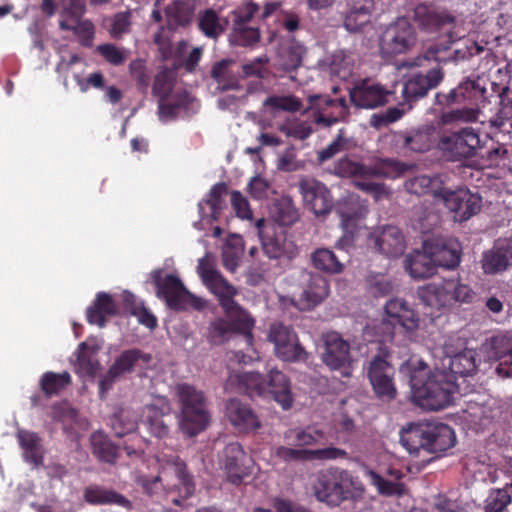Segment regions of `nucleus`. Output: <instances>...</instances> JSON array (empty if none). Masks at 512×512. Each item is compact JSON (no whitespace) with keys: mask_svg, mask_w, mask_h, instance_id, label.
<instances>
[{"mask_svg":"<svg viewBox=\"0 0 512 512\" xmlns=\"http://www.w3.org/2000/svg\"><path fill=\"white\" fill-rule=\"evenodd\" d=\"M225 389L250 397L270 395L284 410L290 409L293 405L290 380L277 369H271L266 377L258 372H231L226 380Z\"/></svg>","mask_w":512,"mask_h":512,"instance_id":"nucleus-1","label":"nucleus"},{"mask_svg":"<svg viewBox=\"0 0 512 512\" xmlns=\"http://www.w3.org/2000/svg\"><path fill=\"white\" fill-rule=\"evenodd\" d=\"M413 401L426 410L437 411L451 404L458 390L456 382L448 379L445 372L427 375L426 368L415 370L410 375Z\"/></svg>","mask_w":512,"mask_h":512,"instance_id":"nucleus-2","label":"nucleus"},{"mask_svg":"<svg viewBox=\"0 0 512 512\" xmlns=\"http://www.w3.org/2000/svg\"><path fill=\"white\" fill-rule=\"evenodd\" d=\"M365 486L346 469L333 467L321 472L314 484L317 500L331 506H338L347 500L363 498Z\"/></svg>","mask_w":512,"mask_h":512,"instance_id":"nucleus-3","label":"nucleus"},{"mask_svg":"<svg viewBox=\"0 0 512 512\" xmlns=\"http://www.w3.org/2000/svg\"><path fill=\"white\" fill-rule=\"evenodd\" d=\"M175 393L180 404L179 428L186 437H196L211 421L208 399L202 390L188 383L177 384Z\"/></svg>","mask_w":512,"mask_h":512,"instance_id":"nucleus-4","label":"nucleus"},{"mask_svg":"<svg viewBox=\"0 0 512 512\" xmlns=\"http://www.w3.org/2000/svg\"><path fill=\"white\" fill-rule=\"evenodd\" d=\"M420 302L429 312L425 314L430 317H437L440 314L458 304L472 303L475 292L466 284L460 283L458 279H443L440 283H428L417 290Z\"/></svg>","mask_w":512,"mask_h":512,"instance_id":"nucleus-5","label":"nucleus"},{"mask_svg":"<svg viewBox=\"0 0 512 512\" xmlns=\"http://www.w3.org/2000/svg\"><path fill=\"white\" fill-rule=\"evenodd\" d=\"M408 170V165L392 158H376L370 164L343 157L334 165V174L340 177L397 178Z\"/></svg>","mask_w":512,"mask_h":512,"instance_id":"nucleus-6","label":"nucleus"},{"mask_svg":"<svg viewBox=\"0 0 512 512\" xmlns=\"http://www.w3.org/2000/svg\"><path fill=\"white\" fill-rule=\"evenodd\" d=\"M151 277L157 297L165 300L169 308L176 311H185L189 308L200 311L204 308L203 300L189 292L178 277L172 274L163 277V271L160 269L153 271Z\"/></svg>","mask_w":512,"mask_h":512,"instance_id":"nucleus-7","label":"nucleus"},{"mask_svg":"<svg viewBox=\"0 0 512 512\" xmlns=\"http://www.w3.org/2000/svg\"><path fill=\"white\" fill-rule=\"evenodd\" d=\"M438 149L450 161L475 157L481 148L479 133L472 127L444 131L437 143Z\"/></svg>","mask_w":512,"mask_h":512,"instance_id":"nucleus-8","label":"nucleus"},{"mask_svg":"<svg viewBox=\"0 0 512 512\" xmlns=\"http://www.w3.org/2000/svg\"><path fill=\"white\" fill-rule=\"evenodd\" d=\"M260 7L256 3H245L231 13L232 27L229 34V41L234 46L253 47L261 38L259 28L253 24L254 17Z\"/></svg>","mask_w":512,"mask_h":512,"instance_id":"nucleus-9","label":"nucleus"},{"mask_svg":"<svg viewBox=\"0 0 512 512\" xmlns=\"http://www.w3.org/2000/svg\"><path fill=\"white\" fill-rule=\"evenodd\" d=\"M390 353L380 347L367 367V377L378 398L392 400L397 395L394 383L395 368L389 361Z\"/></svg>","mask_w":512,"mask_h":512,"instance_id":"nucleus-10","label":"nucleus"},{"mask_svg":"<svg viewBox=\"0 0 512 512\" xmlns=\"http://www.w3.org/2000/svg\"><path fill=\"white\" fill-rule=\"evenodd\" d=\"M268 340L274 344L275 355L286 362L306 361L308 353L300 344L299 338L291 326L281 322L270 325Z\"/></svg>","mask_w":512,"mask_h":512,"instance_id":"nucleus-11","label":"nucleus"},{"mask_svg":"<svg viewBox=\"0 0 512 512\" xmlns=\"http://www.w3.org/2000/svg\"><path fill=\"white\" fill-rule=\"evenodd\" d=\"M439 199L445 207L454 213V219L464 222L477 214L482 206V199L477 194L471 193L467 187H458L454 190L441 188L438 191Z\"/></svg>","mask_w":512,"mask_h":512,"instance_id":"nucleus-12","label":"nucleus"},{"mask_svg":"<svg viewBox=\"0 0 512 512\" xmlns=\"http://www.w3.org/2000/svg\"><path fill=\"white\" fill-rule=\"evenodd\" d=\"M415 41L413 27L407 19L400 18L385 30L380 40V51L383 57L390 58L408 52Z\"/></svg>","mask_w":512,"mask_h":512,"instance_id":"nucleus-13","label":"nucleus"},{"mask_svg":"<svg viewBox=\"0 0 512 512\" xmlns=\"http://www.w3.org/2000/svg\"><path fill=\"white\" fill-rule=\"evenodd\" d=\"M298 188L304 205L316 216L330 213L333 207V198L325 184L314 178L303 177L298 183Z\"/></svg>","mask_w":512,"mask_h":512,"instance_id":"nucleus-14","label":"nucleus"},{"mask_svg":"<svg viewBox=\"0 0 512 512\" xmlns=\"http://www.w3.org/2000/svg\"><path fill=\"white\" fill-rule=\"evenodd\" d=\"M323 340L325 346L322 354L323 363L331 370H341L342 375L349 376L348 369L352 362L349 342L337 332L325 334Z\"/></svg>","mask_w":512,"mask_h":512,"instance_id":"nucleus-15","label":"nucleus"},{"mask_svg":"<svg viewBox=\"0 0 512 512\" xmlns=\"http://www.w3.org/2000/svg\"><path fill=\"white\" fill-rule=\"evenodd\" d=\"M391 93L383 85L364 79L354 84L349 91V97L357 108L376 109L388 103Z\"/></svg>","mask_w":512,"mask_h":512,"instance_id":"nucleus-16","label":"nucleus"},{"mask_svg":"<svg viewBox=\"0 0 512 512\" xmlns=\"http://www.w3.org/2000/svg\"><path fill=\"white\" fill-rule=\"evenodd\" d=\"M444 79L441 67L431 68L426 74H411L404 82L402 96L407 103L415 102L427 96L428 92L436 88Z\"/></svg>","mask_w":512,"mask_h":512,"instance_id":"nucleus-17","label":"nucleus"},{"mask_svg":"<svg viewBox=\"0 0 512 512\" xmlns=\"http://www.w3.org/2000/svg\"><path fill=\"white\" fill-rule=\"evenodd\" d=\"M423 249L431 254L437 267L454 269L460 264L461 246L454 239H427L423 243Z\"/></svg>","mask_w":512,"mask_h":512,"instance_id":"nucleus-18","label":"nucleus"},{"mask_svg":"<svg viewBox=\"0 0 512 512\" xmlns=\"http://www.w3.org/2000/svg\"><path fill=\"white\" fill-rule=\"evenodd\" d=\"M250 461V458L246 455L238 442H232L225 446L221 463L231 483L238 485L244 477L251 473L248 466V462Z\"/></svg>","mask_w":512,"mask_h":512,"instance_id":"nucleus-19","label":"nucleus"},{"mask_svg":"<svg viewBox=\"0 0 512 512\" xmlns=\"http://www.w3.org/2000/svg\"><path fill=\"white\" fill-rule=\"evenodd\" d=\"M329 295L328 280L319 273L304 272L302 292L299 298L301 308L310 310L322 303Z\"/></svg>","mask_w":512,"mask_h":512,"instance_id":"nucleus-20","label":"nucleus"},{"mask_svg":"<svg viewBox=\"0 0 512 512\" xmlns=\"http://www.w3.org/2000/svg\"><path fill=\"white\" fill-rule=\"evenodd\" d=\"M199 270L203 283L217 297L222 309L236 302L234 297L237 295V289L219 271L204 267L202 261L199 264Z\"/></svg>","mask_w":512,"mask_h":512,"instance_id":"nucleus-21","label":"nucleus"},{"mask_svg":"<svg viewBox=\"0 0 512 512\" xmlns=\"http://www.w3.org/2000/svg\"><path fill=\"white\" fill-rule=\"evenodd\" d=\"M443 367L448 369V379L456 380V376L466 377L472 375L477 369L476 353L471 349H464L455 353L452 346L445 344L443 348Z\"/></svg>","mask_w":512,"mask_h":512,"instance_id":"nucleus-22","label":"nucleus"},{"mask_svg":"<svg viewBox=\"0 0 512 512\" xmlns=\"http://www.w3.org/2000/svg\"><path fill=\"white\" fill-rule=\"evenodd\" d=\"M374 248L387 257H399L405 250V240L401 230L392 225L370 234Z\"/></svg>","mask_w":512,"mask_h":512,"instance_id":"nucleus-23","label":"nucleus"},{"mask_svg":"<svg viewBox=\"0 0 512 512\" xmlns=\"http://www.w3.org/2000/svg\"><path fill=\"white\" fill-rule=\"evenodd\" d=\"M384 311L392 325H400L406 331L418 329L420 318L404 299L393 298L386 302Z\"/></svg>","mask_w":512,"mask_h":512,"instance_id":"nucleus-24","label":"nucleus"},{"mask_svg":"<svg viewBox=\"0 0 512 512\" xmlns=\"http://www.w3.org/2000/svg\"><path fill=\"white\" fill-rule=\"evenodd\" d=\"M512 262V236L509 239L498 240L494 247L486 252L482 260V268L487 274L504 271Z\"/></svg>","mask_w":512,"mask_h":512,"instance_id":"nucleus-25","label":"nucleus"},{"mask_svg":"<svg viewBox=\"0 0 512 512\" xmlns=\"http://www.w3.org/2000/svg\"><path fill=\"white\" fill-rule=\"evenodd\" d=\"M226 416L230 423L239 431L248 432L258 429L261 425L251 407L237 399L226 403Z\"/></svg>","mask_w":512,"mask_h":512,"instance_id":"nucleus-26","label":"nucleus"},{"mask_svg":"<svg viewBox=\"0 0 512 512\" xmlns=\"http://www.w3.org/2000/svg\"><path fill=\"white\" fill-rule=\"evenodd\" d=\"M485 92L479 84L472 80L460 83L456 88L448 93L439 92L436 94V103L442 107H450L455 104L472 103L478 96Z\"/></svg>","mask_w":512,"mask_h":512,"instance_id":"nucleus-27","label":"nucleus"},{"mask_svg":"<svg viewBox=\"0 0 512 512\" xmlns=\"http://www.w3.org/2000/svg\"><path fill=\"white\" fill-rule=\"evenodd\" d=\"M227 320L231 323L233 334H241L244 336L246 344H253V329L255 327V319L251 314L243 309L237 302L223 309Z\"/></svg>","mask_w":512,"mask_h":512,"instance_id":"nucleus-28","label":"nucleus"},{"mask_svg":"<svg viewBox=\"0 0 512 512\" xmlns=\"http://www.w3.org/2000/svg\"><path fill=\"white\" fill-rule=\"evenodd\" d=\"M427 435L426 452L432 454L444 453L456 442L453 429L443 423H429Z\"/></svg>","mask_w":512,"mask_h":512,"instance_id":"nucleus-29","label":"nucleus"},{"mask_svg":"<svg viewBox=\"0 0 512 512\" xmlns=\"http://www.w3.org/2000/svg\"><path fill=\"white\" fill-rule=\"evenodd\" d=\"M375 0H357L344 13L343 26L347 31L358 32L371 21Z\"/></svg>","mask_w":512,"mask_h":512,"instance_id":"nucleus-30","label":"nucleus"},{"mask_svg":"<svg viewBox=\"0 0 512 512\" xmlns=\"http://www.w3.org/2000/svg\"><path fill=\"white\" fill-rule=\"evenodd\" d=\"M261 240L263 252L270 259L292 260L298 254L296 245L283 233L261 236Z\"/></svg>","mask_w":512,"mask_h":512,"instance_id":"nucleus-31","label":"nucleus"},{"mask_svg":"<svg viewBox=\"0 0 512 512\" xmlns=\"http://www.w3.org/2000/svg\"><path fill=\"white\" fill-rule=\"evenodd\" d=\"M116 314L117 306L112 296L106 292H99L93 304L87 308L86 319L89 324L103 328L106 326V317Z\"/></svg>","mask_w":512,"mask_h":512,"instance_id":"nucleus-32","label":"nucleus"},{"mask_svg":"<svg viewBox=\"0 0 512 512\" xmlns=\"http://www.w3.org/2000/svg\"><path fill=\"white\" fill-rule=\"evenodd\" d=\"M140 360L148 363L151 360V356L135 348L124 350L108 369L109 384H113L118 377L131 373L136 363Z\"/></svg>","mask_w":512,"mask_h":512,"instance_id":"nucleus-33","label":"nucleus"},{"mask_svg":"<svg viewBox=\"0 0 512 512\" xmlns=\"http://www.w3.org/2000/svg\"><path fill=\"white\" fill-rule=\"evenodd\" d=\"M16 438L23 450L24 459L36 467L42 465L44 450L40 436L36 432L19 429Z\"/></svg>","mask_w":512,"mask_h":512,"instance_id":"nucleus-34","label":"nucleus"},{"mask_svg":"<svg viewBox=\"0 0 512 512\" xmlns=\"http://www.w3.org/2000/svg\"><path fill=\"white\" fill-rule=\"evenodd\" d=\"M405 269L414 279H424L436 273L437 266L429 252L415 251L406 256Z\"/></svg>","mask_w":512,"mask_h":512,"instance_id":"nucleus-35","label":"nucleus"},{"mask_svg":"<svg viewBox=\"0 0 512 512\" xmlns=\"http://www.w3.org/2000/svg\"><path fill=\"white\" fill-rule=\"evenodd\" d=\"M169 412L170 408L168 405L161 409L155 405H147L145 407L143 422L151 435L159 439L169 435L170 424L166 420V418H170Z\"/></svg>","mask_w":512,"mask_h":512,"instance_id":"nucleus-36","label":"nucleus"},{"mask_svg":"<svg viewBox=\"0 0 512 512\" xmlns=\"http://www.w3.org/2000/svg\"><path fill=\"white\" fill-rule=\"evenodd\" d=\"M232 59H222L213 64L210 75L217 82L222 91L240 90V75L234 70Z\"/></svg>","mask_w":512,"mask_h":512,"instance_id":"nucleus-37","label":"nucleus"},{"mask_svg":"<svg viewBox=\"0 0 512 512\" xmlns=\"http://www.w3.org/2000/svg\"><path fill=\"white\" fill-rule=\"evenodd\" d=\"M429 423H412L401 431L400 443L411 455H417L420 450L426 451Z\"/></svg>","mask_w":512,"mask_h":512,"instance_id":"nucleus-38","label":"nucleus"},{"mask_svg":"<svg viewBox=\"0 0 512 512\" xmlns=\"http://www.w3.org/2000/svg\"><path fill=\"white\" fill-rule=\"evenodd\" d=\"M84 499L93 505L116 504L128 508L131 502L122 494L98 485L88 486L84 490Z\"/></svg>","mask_w":512,"mask_h":512,"instance_id":"nucleus-39","label":"nucleus"},{"mask_svg":"<svg viewBox=\"0 0 512 512\" xmlns=\"http://www.w3.org/2000/svg\"><path fill=\"white\" fill-rule=\"evenodd\" d=\"M93 455L100 461L113 464L119 455V447L101 431H95L90 436Z\"/></svg>","mask_w":512,"mask_h":512,"instance_id":"nucleus-40","label":"nucleus"},{"mask_svg":"<svg viewBox=\"0 0 512 512\" xmlns=\"http://www.w3.org/2000/svg\"><path fill=\"white\" fill-rule=\"evenodd\" d=\"M360 467L364 476L369 478L370 484L376 488L380 495L390 497L402 496L406 493L405 484L386 480L364 462L360 463Z\"/></svg>","mask_w":512,"mask_h":512,"instance_id":"nucleus-41","label":"nucleus"},{"mask_svg":"<svg viewBox=\"0 0 512 512\" xmlns=\"http://www.w3.org/2000/svg\"><path fill=\"white\" fill-rule=\"evenodd\" d=\"M270 214L272 219L280 226H292L299 219L298 209L293 200L288 196H282L273 202Z\"/></svg>","mask_w":512,"mask_h":512,"instance_id":"nucleus-42","label":"nucleus"},{"mask_svg":"<svg viewBox=\"0 0 512 512\" xmlns=\"http://www.w3.org/2000/svg\"><path fill=\"white\" fill-rule=\"evenodd\" d=\"M71 383L72 378L69 372L56 373L47 371L42 374L39 380V388L44 396L49 399L53 396H58Z\"/></svg>","mask_w":512,"mask_h":512,"instance_id":"nucleus-43","label":"nucleus"},{"mask_svg":"<svg viewBox=\"0 0 512 512\" xmlns=\"http://www.w3.org/2000/svg\"><path fill=\"white\" fill-rule=\"evenodd\" d=\"M452 43L453 41L449 38L444 42L432 44L423 55H418L413 59L402 62L401 67H425L430 60H434L437 63L444 62L448 60L449 57L443 56L442 54L450 50Z\"/></svg>","mask_w":512,"mask_h":512,"instance_id":"nucleus-44","label":"nucleus"},{"mask_svg":"<svg viewBox=\"0 0 512 512\" xmlns=\"http://www.w3.org/2000/svg\"><path fill=\"white\" fill-rule=\"evenodd\" d=\"M228 24L227 19H221L218 13L209 8L201 12L198 16L199 30L210 39L216 40L224 33Z\"/></svg>","mask_w":512,"mask_h":512,"instance_id":"nucleus-45","label":"nucleus"},{"mask_svg":"<svg viewBox=\"0 0 512 512\" xmlns=\"http://www.w3.org/2000/svg\"><path fill=\"white\" fill-rule=\"evenodd\" d=\"M305 48L298 43H291L280 48L276 62L277 67L284 72H292L302 65Z\"/></svg>","mask_w":512,"mask_h":512,"instance_id":"nucleus-46","label":"nucleus"},{"mask_svg":"<svg viewBox=\"0 0 512 512\" xmlns=\"http://www.w3.org/2000/svg\"><path fill=\"white\" fill-rule=\"evenodd\" d=\"M313 266L328 274H340L344 270V263L328 248H318L311 254Z\"/></svg>","mask_w":512,"mask_h":512,"instance_id":"nucleus-47","label":"nucleus"},{"mask_svg":"<svg viewBox=\"0 0 512 512\" xmlns=\"http://www.w3.org/2000/svg\"><path fill=\"white\" fill-rule=\"evenodd\" d=\"M96 351L88 346L86 342H81L77 350V359L75 362V371L80 376L93 377L98 368L99 362L95 359Z\"/></svg>","mask_w":512,"mask_h":512,"instance_id":"nucleus-48","label":"nucleus"},{"mask_svg":"<svg viewBox=\"0 0 512 512\" xmlns=\"http://www.w3.org/2000/svg\"><path fill=\"white\" fill-rule=\"evenodd\" d=\"M323 436L322 431L312 427L294 428L284 433V440L290 446L304 447L316 444Z\"/></svg>","mask_w":512,"mask_h":512,"instance_id":"nucleus-49","label":"nucleus"},{"mask_svg":"<svg viewBox=\"0 0 512 512\" xmlns=\"http://www.w3.org/2000/svg\"><path fill=\"white\" fill-rule=\"evenodd\" d=\"M111 428L117 437H123L137 428V416L130 409L120 408L110 418Z\"/></svg>","mask_w":512,"mask_h":512,"instance_id":"nucleus-50","label":"nucleus"},{"mask_svg":"<svg viewBox=\"0 0 512 512\" xmlns=\"http://www.w3.org/2000/svg\"><path fill=\"white\" fill-rule=\"evenodd\" d=\"M441 181L438 176L418 175L406 182L407 190L415 195L432 194L435 198H439L438 191Z\"/></svg>","mask_w":512,"mask_h":512,"instance_id":"nucleus-51","label":"nucleus"},{"mask_svg":"<svg viewBox=\"0 0 512 512\" xmlns=\"http://www.w3.org/2000/svg\"><path fill=\"white\" fill-rule=\"evenodd\" d=\"M262 105L271 112L286 111L295 113L303 108L302 101L294 95H271L263 101Z\"/></svg>","mask_w":512,"mask_h":512,"instance_id":"nucleus-52","label":"nucleus"},{"mask_svg":"<svg viewBox=\"0 0 512 512\" xmlns=\"http://www.w3.org/2000/svg\"><path fill=\"white\" fill-rule=\"evenodd\" d=\"M269 58L266 55L259 56L241 66V78L255 77L258 79L269 78L271 71L269 68Z\"/></svg>","mask_w":512,"mask_h":512,"instance_id":"nucleus-53","label":"nucleus"},{"mask_svg":"<svg viewBox=\"0 0 512 512\" xmlns=\"http://www.w3.org/2000/svg\"><path fill=\"white\" fill-rule=\"evenodd\" d=\"M233 335L231 323L222 317L214 319L208 327L207 338L213 345H221L227 342Z\"/></svg>","mask_w":512,"mask_h":512,"instance_id":"nucleus-54","label":"nucleus"},{"mask_svg":"<svg viewBox=\"0 0 512 512\" xmlns=\"http://www.w3.org/2000/svg\"><path fill=\"white\" fill-rule=\"evenodd\" d=\"M187 95L178 94L173 95L170 99H159V115L161 119L173 120L176 119L180 110L186 107Z\"/></svg>","mask_w":512,"mask_h":512,"instance_id":"nucleus-55","label":"nucleus"},{"mask_svg":"<svg viewBox=\"0 0 512 512\" xmlns=\"http://www.w3.org/2000/svg\"><path fill=\"white\" fill-rule=\"evenodd\" d=\"M228 186L225 182H219L213 185L209 191L208 199L205 203L210 207V222L218 221L223 209V195L227 194Z\"/></svg>","mask_w":512,"mask_h":512,"instance_id":"nucleus-56","label":"nucleus"},{"mask_svg":"<svg viewBox=\"0 0 512 512\" xmlns=\"http://www.w3.org/2000/svg\"><path fill=\"white\" fill-rule=\"evenodd\" d=\"M479 115L478 108L463 107L442 112L440 119L444 124L453 122H475Z\"/></svg>","mask_w":512,"mask_h":512,"instance_id":"nucleus-57","label":"nucleus"},{"mask_svg":"<svg viewBox=\"0 0 512 512\" xmlns=\"http://www.w3.org/2000/svg\"><path fill=\"white\" fill-rule=\"evenodd\" d=\"M132 12L130 10L121 11L111 18L110 35L115 39H120L124 34L129 33L132 24Z\"/></svg>","mask_w":512,"mask_h":512,"instance_id":"nucleus-58","label":"nucleus"},{"mask_svg":"<svg viewBox=\"0 0 512 512\" xmlns=\"http://www.w3.org/2000/svg\"><path fill=\"white\" fill-rule=\"evenodd\" d=\"M512 498L507 488L493 490L486 500V512H503L511 503Z\"/></svg>","mask_w":512,"mask_h":512,"instance_id":"nucleus-59","label":"nucleus"},{"mask_svg":"<svg viewBox=\"0 0 512 512\" xmlns=\"http://www.w3.org/2000/svg\"><path fill=\"white\" fill-rule=\"evenodd\" d=\"M165 14L170 22L175 25H185L190 18L187 4L181 0H175L165 8Z\"/></svg>","mask_w":512,"mask_h":512,"instance_id":"nucleus-60","label":"nucleus"},{"mask_svg":"<svg viewBox=\"0 0 512 512\" xmlns=\"http://www.w3.org/2000/svg\"><path fill=\"white\" fill-rule=\"evenodd\" d=\"M130 76L136 81L137 87L146 91L150 85V75L147 72L146 63L143 59H134L129 64Z\"/></svg>","mask_w":512,"mask_h":512,"instance_id":"nucleus-61","label":"nucleus"},{"mask_svg":"<svg viewBox=\"0 0 512 512\" xmlns=\"http://www.w3.org/2000/svg\"><path fill=\"white\" fill-rule=\"evenodd\" d=\"M279 129L286 136L298 140L307 139L313 132L311 126L307 122L299 120L283 123Z\"/></svg>","mask_w":512,"mask_h":512,"instance_id":"nucleus-62","label":"nucleus"},{"mask_svg":"<svg viewBox=\"0 0 512 512\" xmlns=\"http://www.w3.org/2000/svg\"><path fill=\"white\" fill-rule=\"evenodd\" d=\"M403 146L413 152H426L431 147L430 135L424 131H416L405 137Z\"/></svg>","mask_w":512,"mask_h":512,"instance_id":"nucleus-63","label":"nucleus"},{"mask_svg":"<svg viewBox=\"0 0 512 512\" xmlns=\"http://www.w3.org/2000/svg\"><path fill=\"white\" fill-rule=\"evenodd\" d=\"M491 347L494 357L498 360L507 357L512 359V336L508 334H499L492 337Z\"/></svg>","mask_w":512,"mask_h":512,"instance_id":"nucleus-64","label":"nucleus"}]
</instances>
